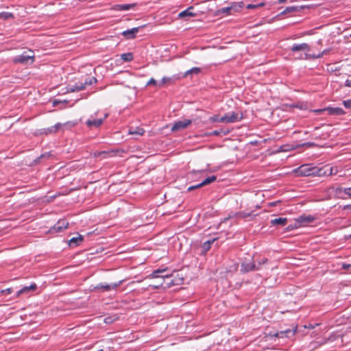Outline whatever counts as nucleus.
<instances>
[{
  "instance_id": "34",
  "label": "nucleus",
  "mask_w": 351,
  "mask_h": 351,
  "mask_svg": "<svg viewBox=\"0 0 351 351\" xmlns=\"http://www.w3.org/2000/svg\"><path fill=\"white\" fill-rule=\"evenodd\" d=\"M121 58L125 62H130L133 60V54L132 53H125L121 55Z\"/></svg>"
},
{
  "instance_id": "10",
  "label": "nucleus",
  "mask_w": 351,
  "mask_h": 351,
  "mask_svg": "<svg viewBox=\"0 0 351 351\" xmlns=\"http://www.w3.org/2000/svg\"><path fill=\"white\" fill-rule=\"evenodd\" d=\"M171 276V274H169L167 271V269H156L152 272V274L149 276L150 278H167Z\"/></svg>"
},
{
  "instance_id": "5",
  "label": "nucleus",
  "mask_w": 351,
  "mask_h": 351,
  "mask_svg": "<svg viewBox=\"0 0 351 351\" xmlns=\"http://www.w3.org/2000/svg\"><path fill=\"white\" fill-rule=\"evenodd\" d=\"M68 226V221L64 219H62L58 220V222L52 228L49 229V232L50 233L60 232L66 229Z\"/></svg>"
},
{
  "instance_id": "21",
  "label": "nucleus",
  "mask_w": 351,
  "mask_h": 351,
  "mask_svg": "<svg viewBox=\"0 0 351 351\" xmlns=\"http://www.w3.org/2000/svg\"><path fill=\"white\" fill-rule=\"evenodd\" d=\"M243 6H244V3L243 1L232 3L230 5V9L232 12V14L234 12H239L243 8Z\"/></svg>"
},
{
  "instance_id": "40",
  "label": "nucleus",
  "mask_w": 351,
  "mask_h": 351,
  "mask_svg": "<svg viewBox=\"0 0 351 351\" xmlns=\"http://www.w3.org/2000/svg\"><path fill=\"white\" fill-rule=\"evenodd\" d=\"M200 187H202V184H201V182L197 184H195V185H192V186H190L187 191H193L195 189H199Z\"/></svg>"
},
{
  "instance_id": "58",
  "label": "nucleus",
  "mask_w": 351,
  "mask_h": 351,
  "mask_svg": "<svg viewBox=\"0 0 351 351\" xmlns=\"http://www.w3.org/2000/svg\"><path fill=\"white\" fill-rule=\"evenodd\" d=\"M237 267H238V266H237V265H234V270H237Z\"/></svg>"
},
{
  "instance_id": "33",
  "label": "nucleus",
  "mask_w": 351,
  "mask_h": 351,
  "mask_svg": "<svg viewBox=\"0 0 351 351\" xmlns=\"http://www.w3.org/2000/svg\"><path fill=\"white\" fill-rule=\"evenodd\" d=\"M201 72V69L199 67H193L192 69L186 71L184 74V77H186L190 74H195L197 75Z\"/></svg>"
},
{
  "instance_id": "60",
  "label": "nucleus",
  "mask_w": 351,
  "mask_h": 351,
  "mask_svg": "<svg viewBox=\"0 0 351 351\" xmlns=\"http://www.w3.org/2000/svg\"><path fill=\"white\" fill-rule=\"evenodd\" d=\"M350 36L351 37V34H350Z\"/></svg>"
},
{
  "instance_id": "51",
  "label": "nucleus",
  "mask_w": 351,
  "mask_h": 351,
  "mask_svg": "<svg viewBox=\"0 0 351 351\" xmlns=\"http://www.w3.org/2000/svg\"><path fill=\"white\" fill-rule=\"evenodd\" d=\"M210 134L214 136H219L221 134V132L218 130H215L212 132Z\"/></svg>"
},
{
  "instance_id": "29",
  "label": "nucleus",
  "mask_w": 351,
  "mask_h": 351,
  "mask_svg": "<svg viewBox=\"0 0 351 351\" xmlns=\"http://www.w3.org/2000/svg\"><path fill=\"white\" fill-rule=\"evenodd\" d=\"M97 82V79L95 77H90L88 79L85 80L84 82H80V84L84 86V89L87 86H90L93 84H96Z\"/></svg>"
},
{
  "instance_id": "47",
  "label": "nucleus",
  "mask_w": 351,
  "mask_h": 351,
  "mask_svg": "<svg viewBox=\"0 0 351 351\" xmlns=\"http://www.w3.org/2000/svg\"><path fill=\"white\" fill-rule=\"evenodd\" d=\"M350 267H351V265L350 264H348V263H343L342 264V269H348Z\"/></svg>"
},
{
  "instance_id": "15",
  "label": "nucleus",
  "mask_w": 351,
  "mask_h": 351,
  "mask_svg": "<svg viewBox=\"0 0 351 351\" xmlns=\"http://www.w3.org/2000/svg\"><path fill=\"white\" fill-rule=\"evenodd\" d=\"M67 93L79 92L84 90V86L82 84H75V85L69 84L66 87Z\"/></svg>"
},
{
  "instance_id": "6",
  "label": "nucleus",
  "mask_w": 351,
  "mask_h": 351,
  "mask_svg": "<svg viewBox=\"0 0 351 351\" xmlns=\"http://www.w3.org/2000/svg\"><path fill=\"white\" fill-rule=\"evenodd\" d=\"M243 119V114L232 112L230 114H226L222 117V120L224 121V123H234L239 121H241Z\"/></svg>"
},
{
  "instance_id": "1",
  "label": "nucleus",
  "mask_w": 351,
  "mask_h": 351,
  "mask_svg": "<svg viewBox=\"0 0 351 351\" xmlns=\"http://www.w3.org/2000/svg\"><path fill=\"white\" fill-rule=\"evenodd\" d=\"M35 60L34 51L29 50L24 51L23 53L15 56L13 62L15 64H21L26 65L32 64Z\"/></svg>"
},
{
  "instance_id": "16",
  "label": "nucleus",
  "mask_w": 351,
  "mask_h": 351,
  "mask_svg": "<svg viewBox=\"0 0 351 351\" xmlns=\"http://www.w3.org/2000/svg\"><path fill=\"white\" fill-rule=\"evenodd\" d=\"M193 10V6L189 7L185 10L179 13L178 16L180 18H184V17H193L196 15V14L193 13L191 10Z\"/></svg>"
},
{
  "instance_id": "32",
  "label": "nucleus",
  "mask_w": 351,
  "mask_h": 351,
  "mask_svg": "<svg viewBox=\"0 0 351 351\" xmlns=\"http://www.w3.org/2000/svg\"><path fill=\"white\" fill-rule=\"evenodd\" d=\"M217 180V177L215 176H211L206 179H204L203 181L201 182V184L202 186H206L207 184H209L213 182H215Z\"/></svg>"
},
{
  "instance_id": "39",
  "label": "nucleus",
  "mask_w": 351,
  "mask_h": 351,
  "mask_svg": "<svg viewBox=\"0 0 351 351\" xmlns=\"http://www.w3.org/2000/svg\"><path fill=\"white\" fill-rule=\"evenodd\" d=\"M263 5H264L263 3H259V4H247L246 8L247 9H254V8H259V7H261V6H263Z\"/></svg>"
},
{
  "instance_id": "11",
  "label": "nucleus",
  "mask_w": 351,
  "mask_h": 351,
  "mask_svg": "<svg viewBox=\"0 0 351 351\" xmlns=\"http://www.w3.org/2000/svg\"><path fill=\"white\" fill-rule=\"evenodd\" d=\"M311 49L310 46L305 43L297 44L295 43L292 45L290 50L292 52H298V51H309Z\"/></svg>"
},
{
  "instance_id": "18",
  "label": "nucleus",
  "mask_w": 351,
  "mask_h": 351,
  "mask_svg": "<svg viewBox=\"0 0 351 351\" xmlns=\"http://www.w3.org/2000/svg\"><path fill=\"white\" fill-rule=\"evenodd\" d=\"M36 289H37V285L35 283H32L29 286H25L23 288H22L21 289H20L18 291L17 295H20L23 293H29V291H35Z\"/></svg>"
},
{
  "instance_id": "28",
  "label": "nucleus",
  "mask_w": 351,
  "mask_h": 351,
  "mask_svg": "<svg viewBox=\"0 0 351 351\" xmlns=\"http://www.w3.org/2000/svg\"><path fill=\"white\" fill-rule=\"evenodd\" d=\"M302 9V7H298V6H289V7H287L286 8L285 10H284L280 14H285L287 13H290V12H298L300 11V10Z\"/></svg>"
},
{
  "instance_id": "17",
  "label": "nucleus",
  "mask_w": 351,
  "mask_h": 351,
  "mask_svg": "<svg viewBox=\"0 0 351 351\" xmlns=\"http://www.w3.org/2000/svg\"><path fill=\"white\" fill-rule=\"evenodd\" d=\"M135 6V3L118 4L114 6V9L119 11H125L134 8Z\"/></svg>"
},
{
  "instance_id": "43",
  "label": "nucleus",
  "mask_w": 351,
  "mask_h": 351,
  "mask_svg": "<svg viewBox=\"0 0 351 351\" xmlns=\"http://www.w3.org/2000/svg\"><path fill=\"white\" fill-rule=\"evenodd\" d=\"M158 84L154 78H151L147 82L146 86L155 85L158 86Z\"/></svg>"
},
{
  "instance_id": "20",
  "label": "nucleus",
  "mask_w": 351,
  "mask_h": 351,
  "mask_svg": "<svg viewBox=\"0 0 351 351\" xmlns=\"http://www.w3.org/2000/svg\"><path fill=\"white\" fill-rule=\"evenodd\" d=\"M288 219L286 217H279L271 220L270 223L272 226L280 225L284 226L287 224Z\"/></svg>"
},
{
  "instance_id": "13",
  "label": "nucleus",
  "mask_w": 351,
  "mask_h": 351,
  "mask_svg": "<svg viewBox=\"0 0 351 351\" xmlns=\"http://www.w3.org/2000/svg\"><path fill=\"white\" fill-rule=\"evenodd\" d=\"M140 27H133L130 29H127L125 31H123L121 34L126 38V39H134L136 38V34L138 32Z\"/></svg>"
},
{
  "instance_id": "59",
  "label": "nucleus",
  "mask_w": 351,
  "mask_h": 351,
  "mask_svg": "<svg viewBox=\"0 0 351 351\" xmlns=\"http://www.w3.org/2000/svg\"><path fill=\"white\" fill-rule=\"evenodd\" d=\"M346 208H351V204L348 205V206H346Z\"/></svg>"
},
{
  "instance_id": "53",
  "label": "nucleus",
  "mask_w": 351,
  "mask_h": 351,
  "mask_svg": "<svg viewBox=\"0 0 351 351\" xmlns=\"http://www.w3.org/2000/svg\"><path fill=\"white\" fill-rule=\"evenodd\" d=\"M346 86L348 87H350L351 86V81L349 80H347L346 81Z\"/></svg>"
},
{
  "instance_id": "42",
  "label": "nucleus",
  "mask_w": 351,
  "mask_h": 351,
  "mask_svg": "<svg viewBox=\"0 0 351 351\" xmlns=\"http://www.w3.org/2000/svg\"><path fill=\"white\" fill-rule=\"evenodd\" d=\"M51 133H56V129L52 126L51 128H48L47 129H45V134H51Z\"/></svg>"
},
{
  "instance_id": "9",
  "label": "nucleus",
  "mask_w": 351,
  "mask_h": 351,
  "mask_svg": "<svg viewBox=\"0 0 351 351\" xmlns=\"http://www.w3.org/2000/svg\"><path fill=\"white\" fill-rule=\"evenodd\" d=\"M315 219V218L311 215H302L299 216L295 220L297 222V223H298V226L301 227L302 226H305L308 223L313 222Z\"/></svg>"
},
{
  "instance_id": "19",
  "label": "nucleus",
  "mask_w": 351,
  "mask_h": 351,
  "mask_svg": "<svg viewBox=\"0 0 351 351\" xmlns=\"http://www.w3.org/2000/svg\"><path fill=\"white\" fill-rule=\"evenodd\" d=\"M295 330L288 329L284 331L276 332L274 334L273 336L280 338H283L284 337H289L290 335H293L295 333Z\"/></svg>"
},
{
  "instance_id": "31",
  "label": "nucleus",
  "mask_w": 351,
  "mask_h": 351,
  "mask_svg": "<svg viewBox=\"0 0 351 351\" xmlns=\"http://www.w3.org/2000/svg\"><path fill=\"white\" fill-rule=\"evenodd\" d=\"M252 215H253L252 212H245V211L235 213L234 215V217H239V218H246L248 217H251Z\"/></svg>"
},
{
  "instance_id": "24",
  "label": "nucleus",
  "mask_w": 351,
  "mask_h": 351,
  "mask_svg": "<svg viewBox=\"0 0 351 351\" xmlns=\"http://www.w3.org/2000/svg\"><path fill=\"white\" fill-rule=\"evenodd\" d=\"M175 82L174 78L171 77H164L161 81L158 84V87H162L165 84H172Z\"/></svg>"
},
{
  "instance_id": "12",
  "label": "nucleus",
  "mask_w": 351,
  "mask_h": 351,
  "mask_svg": "<svg viewBox=\"0 0 351 351\" xmlns=\"http://www.w3.org/2000/svg\"><path fill=\"white\" fill-rule=\"evenodd\" d=\"M108 114H105L104 118L97 119H88L86 123L87 126L89 128H98L104 122V120L108 117Z\"/></svg>"
},
{
  "instance_id": "26",
  "label": "nucleus",
  "mask_w": 351,
  "mask_h": 351,
  "mask_svg": "<svg viewBox=\"0 0 351 351\" xmlns=\"http://www.w3.org/2000/svg\"><path fill=\"white\" fill-rule=\"evenodd\" d=\"M145 133V130L140 127L136 128H131L129 130V134H137V135H143Z\"/></svg>"
},
{
  "instance_id": "14",
  "label": "nucleus",
  "mask_w": 351,
  "mask_h": 351,
  "mask_svg": "<svg viewBox=\"0 0 351 351\" xmlns=\"http://www.w3.org/2000/svg\"><path fill=\"white\" fill-rule=\"evenodd\" d=\"M326 111L330 115H343L346 113L342 108L339 107H328Z\"/></svg>"
},
{
  "instance_id": "44",
  "label": "nucleus",
  "mask_w": 351,
  "mask_h": 351,
  "mask_svg": "<svg viewBox=\"0 0 351 351\" xmlns=\"http://www.w3.org/2000/svg\"><path fill=\"white\" fill-rule=\"evenodd\" d=\"M343 104L346 108H351V99L345 100Z\"/></svg>"
},
{
  "instance_id": "2",
  "label": "nucleus",
  "mask_w": 351,
  "mask_h": 351,
  "mask_svg": "<svg viewBox=\"0 0 351 351\" xmlns=\"http://www.w3.org/2000/svg\"><path fill=\"white\" fill-rule=\"evenodd\" d=\"M333 168L330 165H324L322 167L313 166V177L318 176H328L332 174Z\"/></svg>"
},
{
  "instance_id": "35",
  "label": "nucleus",
  "mask_w": 351,
  "mask_h": 351,
  "mask_svg": "<svg viewBox=\"0 0 351 351\" xmlns=\"http://www.w3.org/2000/svg\"><path fill=\"white\" fill-rule=\"evenodd\" d=\"M317 147V144L315 143L314 142H306V143H304L301 145H298L296 147Z\"/></svg>"
},
{
  "instance_id": "3",
  "label": "nucleus",
  "mask_w": 351,
  "mask_h": 351,
  "mask_svg": "<svg viewBox=\"0 0 351 351\" xmlns=\"http://www.w3.org/2000/svg\"><path fill=\"white\" fill-rule=\"evenodd\" d=\"M313 165L311 164L302 165L299 167L295 169L293 172L297 176H312Z\"/></svg>"
},
{
  "instance_id": "4",
  "label": "nucleus",
  "mask_w": 351,
  "mask_h": 351,
  "mask_svg": "<svg viewBox=\"0 0 351 351\" xmlns=\"http://www.w3.org/2000/svg\"><path fill=\"white\" fill-rule=\"evenodd\" d=\"M123 280H120L117 282L112 283V284H102L100 283L95 286L93 288L95 291H101L102 292L109 291L112 289H116L119 286H120L123 283Z\"/></svg>"
},
{
  "instance_id": "25",
  "label": "nucleus",
  "mask_w": 351,
  "mask_h": 351,
  "mask_svg": "<svg viewBox=\"0 0 351 351\" xmlns=\"http://www.w3.org/2000/svg\"><path fill=\"white\" fill-rule=\"evenodd\" d=\"M216 14H217V15L224 14V15L227 16V15L232 14V12L230 9V6H228V7H225V8H222L217 10L216 11Z\"/></svg>"
},
{
  "instance_id": "56",
  "label": "nucleus",
  "mask_w": 351,
  "mask_h": 351,
  "mask_svg": "<svg viewBox=\"0 0 351 351\" xmlns=\"http://www.w3.org/2000/svg\"><path fill=\"white\" fill-rule=\"evenodd\" d=\"M6 291H7L8 293H10L12 292V290H11V289H6Z\"/></svg>"
},
{
  "instance_id": "45",
  "label": "nucleus",
  "mask_w": 351,
  "mask_h": 351,
  "mask_svg": "<svg viewBox=\"0 0 351 351\" xmlns=\"http://www.w3.org/2000/svg\"><path fill=\"white\" fill-rule=\"evenodd\" d=\"M49 156V153H47V154H43L42 155H40V157L37 158L36 160H35L36 162H38L40 161V160L43 158H45V157H48Z\"/></svg>"
},
{
  "instance_id": "46",
  "label": "nucleus",
  "mask_w": 351,
  "mask_h": 351,
  "mask_svg": "<svg viewBox=\"0 0 351 351\" xmlns=\"http://www.w3.org/2000/svg\"><path fill=\"white\" fill-rule=\"evenodd\" d=\"M62 126V124L60 123H56L55 125H53V127L54 128V129H56V132H57V131L58 130H60Z\"/></svg>"
},
{
  "instance_id": "49",
  "label": "nucleus",
  "mask_w": 351,
  "mask_h": 351,
  "mask_svg": "<svg viewBox=\"0 0 351 351\" xmlns=\"http://www.w3.org/2000/svg\"><path fill=\"white\" fill-rule=\"evenodd\" d=\"M324 111H326V108L324 109H317L314 110V112H316L317 114H321Z\"/></svg>"
},
{
  "instance_id": "23",
  "label": "nucleus",
  "mask_w": 351,
  "mask_h": 351,
  "mask_svg": "<svg viewBox=\"0 0 351 351\" xmlns=\"http://www.w3.org/2000/svg\"><path fill=\"white\" fill-rule=\"evenodd\" d=\"M83 241V237L79 234L76 237H73L69 240V245L76 247L79 245Z\"/></svg>"
},
{
  "instance_id": "38",
  "label": "nucleus",
  "mask_w": 351,
  "mask_h": 351,
  "mask_svg": "<svg viewBox=\"0 0 351 351\" xmlns=\"http://www.w3.org/2000/svg\"><path fill=\"white\" fill-rule=\"evenodd\" d=\"M268 262V259L267 258H262L256 260V266L261 267L262 265H264Z\"/></svg>"
},
{
  "instance_id": "48",
  "label": "nucleus",
  "mask_w": 351,
  "mask_h": 351,
  "mask_svg": "<svg viewBox=\"0 0 351 351\" xmlns=\"http://www.w3.org/2000/svg\"><path fill=\"white\" fill-rule=\"evenodd\" d=\"M62 102L66 103V102H67V101H59V100H54V101H53V106H56L58 104L62 103Z\"/></svg>"
},
{
  "instance_id": "57",
  "label": "nucleus",
  "mask_w": 351,
  "mask_h": 351,
  "mask_svg": "<svg viewBox=\"0 0 351 351\" xmlns=\"http://www.w3.org/2000/svg\"><path fill=\"white\" fill-rule=\"evenodd\" d=\"M196 175V172L193 171L191 173V176H195Z\"/></svg>"
},
{
  "instance_id": "54",
  "label": "nucleus",
  "mask_w": 351,
  "mask_h": 351,
  "mask_svg": "<svg viewBox=\"0 0 351 351\" xmlns=\"http://www.w3.org/2000/svg\"><path fill=\"white\" fill-rule=\"evenodd\" d=\"M108 153L107 152H101L98 154L99 156L100 155H107Z\"/></svg>"
},
{
  "instance_id": "22",
  "label": "nucleus",
  "mask_w": 351,
  "mask_h": 351,
  "mask_svg": "<svg viewBox=\"0 0 351 351\" xmlns=\"http://www.w3.org/2000/svg\"><path fill=\"white\" fill-rule=\"evenodd\" d=\"M329 50L328 49H325L324 50L322 53H319L318 54H309V53H305L304 55H305V57H304V59H318V58H322L324 54H326L328 52Z\"/></svg>"
},
{
  "instance_id": "50",
  "label": "nucleus",
  "mask_w": 351,
  "mask_h": 351,
  "mask_svg": "<svg viewBox=\"0 0 351 351\" xmlns=\"http://www.w3.org/2000/svg\"><path fill=\"white\" fill-rule=\"evenodd\" d=\"M104 322L106 324H110L112 322V319L110 317H108L105 318Z\"/></svg>"
},
{
  "instance_id": "7",
  "label": "nucleus",
  "mask_w": 351,
  "mask_h": 351,
  "mask_svg": "<svg viewBox=\"0 0 351 351\" xmlns=\"http://www.w3.org/2000/svg\"><path fill=\"white\" fill-rule=\"evenodd\" d=\"M192 121L190 119H183L180 121H176L173 126L171 127L172 132L179 131L183 129L186 128L190 124H191Z\"/></svg>"
},
{
  "instance_id": "41",
  "label": "nucleus",
  "mask_w": 351,
  "mask_h": 351,
  "mask_svg": "<svg viewBox=\"0 0 351 351\" xmlns=\"http://www.w3.org/2000/svg\"><path fill=\"white\" fill-rule=\"evenodd\" d=\"M299 228L298 223L295 221L293 224L289 225L287 228V230H291L295 228Z\"/></svg>"
},
{
  "instance_id": "61",
  "label": "nucleus",
  "mask_w": 351,
  "mask_h": 351,
  "mask_svg": "<svg viewBox=\"0 0 351 351\" xmlns=\"http://www.w3.org/2000/svg\"><path fill=\"white\" fill-rule=\"evenodd\" d=\"M349 237H351V234Z\"/></svg>"
},
{
  "instance_id": "36",
  "label": "nucleus",
  "mask_w": 351,
  "mask_h": 351,
  "mask_svg": "<svg viewBox=\"0 0 351 351\" xmlns=\"http://www.w3.org/2000/svg\"><path fill=\"white\" fill-rule=\"evenodd\" d=\"M13 17H14L13 14L10 12H3L0 13V19H8L13 18Z\"/></svg>"
},
{
  "instance_id": "27",
  "label": "nucleus",
  "mask_w": 351,
  "mask_h": 351,
  "mask_svg": "<svg viewBox=\"0 0 351 351\" xmlns=\"http://www.w3.org/2000/svg\"><path fill=\"white\" fill-rule=\"evenodd\" d=\"M215 240V239L213 240H208L202 244V249L203 254H206L210 249L211 244L214 242Z\"/></svg>"
},
{
  "instance_id": "8",
  "label": "nucleus",
  "mask_w": 351,
  "mask_h": 351,
  "mask_svg": "<svg viewBox=\"0 0 351 351\" xmlns=\"http://www.w3.org/2000/svg\"><path fill=\"white\" fill-rule=\"evenodd\" d=\"M260 267L256 266L255 262L242 263L241 265V271L242 273H247L252 271L259 270Z\"/></svg>"
},
{
  "instance_id": "30",
  "label": "nucleus",
  "mask_w": 351,
  "mask_h": 351,
  "mask_svg": "<svg viewBox=\"0 0 351 351\" xmlns=\"http://www.w3.org/2000/svg\"><path fill=\"white\" fill-rule=\"evenodd\" d=\"M335 192L337 193H341V192H343L346 195H347L350 198H351V187L349 188H342V187H337L335 189Z\"/></svg>"
},
{
  "instance_id": "55",
  "label": "nucleus",
  "mask_w": 351,
  "mask_h": 351,
  "mask_svg": "<svg viewBox=\"0 0 351 351\" xmlns=\"http://www.w3.org/2000/svg\"><path fill=\"white\" fill-rule=\"evenodd\" d=\"M286 1H287V0H278V2H279L280 3H285Z\"/></svg>"
},
{
  "instance_id": "37",
  "label": "nucleus",
  "mask_w": 351,
  "mask_h": 351,
  "mask_svg": "<svg viewBox=\"0 0 351 351\" xmlns=\"http://www.w3.org/2000/svg\"><path fill=\"white\" fill-rule=\"evenodd\" d=\"M209 120L211 122H222L224 123V121L222 120V117H220L218 114H215L213 117H210Z\"/></svg>"
},
{
  "instance_id": "52",
  "label": "nucleus",
  "mask_w": 351,
  "mask_h": 351,
  "mask_svg": "<svg viewBox=\"0 0 351 351\" xmlns=\"http://www.w3.org/2000/svg\"><path fill=\"white\" fill-rule=\"evenodd\" d=\"M278 202H279V201L273 202H270L269 204L271 206H275L278 204Z\"/></svg>"
}]
</instances>
